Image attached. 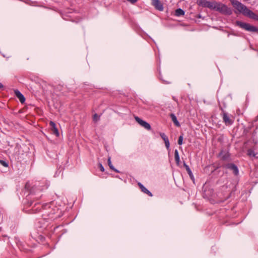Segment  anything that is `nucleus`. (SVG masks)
<instances>
[{
  "instance_id": "a211bd4d",
  "label": "nucleus",
  "mask_w": 258,
  "mask_h": 258,
  "mask_svg": "<svg viewBox=\"0 0 258 258\" xmlns=\"http://www.w3.org/2000/svg\"><path fill=\"white\" fill-rule=\"evenodd\" d=\"M100 119V116H98L96 113L93 115V119L94 121L97 122Z\"/></svg>"
},
{
  "instance_id": "f8f14e48",
  "label": "nucleus",
  "mask_w": 258,
  "mask_h": 258,
  "mask_svg": "<svg viewBox=\"0 0 258 258\" xmlns=\"http://www.w3.org/2000/svg\"><path fill=\"white\" fill-rule=\"evenodd\" d=\"M170 117L171 118L172 121L174 122L176 126H179L180 125L179 122L178 121L177 119L176 116L174 114H171Z\"/></svg>"
},
{
  "instance_id": "aec40b11",
  "label": "nucleus",
  "mask_w": 258,
  "mask_h": 258,
  "mask_svg": "<svg viewBox=\"0 0 258 258\" xmlns=\"http://www.w3.org/2000/svg\"><path fill=\"white\" fill-rule=\"evenodd\" d=\"M164 143H165V146H166L167 149L169 150V146H170V143H169L168 139L167 140L164 141Z\"/></svg>"
},
{
  "instance_id": "1a4fd4ad",
  "label": "nucleus",
  "mask_w": 258,
  "mask_h": 258,
  "mask_svg": "<svg viewBox=\"0 0 258 258\" xmlns=\"http://www.w3.org/2000/svg\"><path fill=\"white\" fill-rule=\"evenodd\" d=\"M15 95L19 98L20 101L23 103L25 101V98L24 95L18 90H15L14 91Z\"/></svg>"
},
{
  "instance_id": "2eb2a0df",
  "label": "nucleus",
  "mask_w": 258,
  "mask_h": 258,
  "mask_svg": "<svg viewBox=\"0 0 258 258\" xmlns=\"http://www.w3.org/2000/svg\"><path fill=\"white\" fill-rule=\"evenodd\" d=\"M107 162H108V166H109L110 168L114 171H115V172H118V171L115 169L114 167L113 166L112 163H111V158L109 157H108V160H107Z\"/></svg>"
},
{
  "instance_id": "bb28decb",
  "label": "nucleus",
  "mask_w": 258,
  "mask_h": 258,
  "mask_svg": "<svg viewBox=\"0 0 258 258\" xmlns=\"http://www.w3.org/2000/svg\"><path fill=\"white\" fill-rule=\"evenodd\" d=\"M222 152H221L220 153V155L222 156Z\"/></svg>"
},
{
  "instance_id": "f03ea898",
  "label": "nucleus",
  "mask_w": 258,
  "mask_h": 258,
  "mask_svg": "<svg viewBox=\"0 0 258 258\" xmlns=\"http://www.w3.org/2000/svg\"><path fill=\"white\" fill-rule=\"evenodd\" d=\"M215 10L224 15H230L232 14V10L230 8L219 2L217 3Z\"/></svg>"
},
{
  "instance_id": "ddd939ff",
  "label": "nucleus",
  "mask_w": 258,
  "mask_h": 258,
  "mask_svg": "<svg viewBox=\"0 0 258 258\" xmlns=\"http://www.w3.org/2000/svg\"><path fill=\"white\" fill-rule=\"evenodd\" d=\"M174 157H175V160L176 161V163L178 165L179 164V162H180V159H179L178 152L177 150H175Z\"/></svg>"
},
{
  "instance_id": "5701e85b",
  "label": "nucleus",
  "mask_w": 258,
  "mask_h": 258,
  "mask_svg": "<svg viewBox=\"0 0 258 258\" xmlns=\"http://www.w3.org/2000/svg\"><path fill=\"white\" fill-rule=\"evenodd\" d=\"M99 166V168H100V170L101 171L103 172L104 171V168L103 166H102V165L100 163Z\"/></svg>"
},
{
  "instance_id": "4be33fe9",
  "label": "nucleus",
  "mask_w": 258,
  "mask_h": 258,
  "mask_svg": "<svg viewBox=\"0 0 258 258\" xmlns=\"http://www.w3.org/2000/svg\"><path fill=\"white\" fill-rule=\"evenodd\" d=\"M0 163L4 167H8V164L4 161L0 160Z\"/></svg>"
},
{
  "instance_id": "b1692460",
  "label": "nucleus",
  "mask_w": 258,
  "mask_h": 258,
  "mask_svg": "<svg viewBox=\"0 0 258 258\" xmlns=\"http://www.w3.org/2000/svg\"><path fill=\"white\" fill-rule=\"evenodd\" d=\"M128 2H130L131 3L134 4L138 0H127Z\"/></svg>"
},
{
  "instance_id": "7ed1b4c3",
  "label": "nucleus",
  "mask_w": 258,
  "mask_h": 258,
  "mask_svg": "<svg viewBox=\"0 0 258 258\" xmlns=\"http://www.w3.org/2000/svg\"><path fill=\"white\" fill-rule=\"evenodd\" d=\"M217 2H210L206 0H198L197 4L198 5L205 8H208L211 10H215Z\"/></svg>"
},
{
  "instance_id": "6ab92c4d",
  "label": "nucleus",
  "mask_w": 258,
  "mask_h": 258,
  "mask_svg": "<svg viewBox=\"0 0 258 258\" xmlns=\"http://www.w3.org/2000/svg\"><path fill=\"white\" fill-rule=\"evenodd\" d=\"M160 136H161L162 139L164 140V141L168 139V137L166 136V135L164 133H160Z\"/></svg>"
},
{
  "instance_id": "f3484780",
  "label": "nucleus",
  "mask_w": 258,
  "mask_h": 258,
  "mask_svg": "<svg viewBox=\"0 0 258 258\" xmlns=\"http://www.w3.org/2000/svg\"><path fill=\"white\" fill-rule=\"evenodd\" d=\"M184 166L185 167L186 171H187L189 175L191 174V171L190 169L189 166L187 165L185 163H184Z\"/></svg>"
},
{
  "instance_id": "423d86ee",
  "label": "nucleus",
  "mask_w": 258,
  "mask_h": 258,
  "mask_svg": "<svg viewBox=\"0 0 258 258\" xmlns=\"http://www.w3.org/2000/svg\"><path fill=\"white\" fill-rule=\"evenodd\" d=\"M225 167L227 169L231 170L235 175H237L239 173V170L237 167L233 163L227 164L225 165Z\"/></svg>"
},
{
  "instance_id": "39448f33",
  "label": "nucleus",
  "mask_w": 258,
  "mask_h": 258,
  "mask_svg": "<svg viewBox=\"0 0 258 258\" xmlns=\"http://www.w3.org/2000/svg\"><path fill=\"white\" fill-rule=\"evenodd\" d=\"M135 119L136 121L142 127H144L147 130H150L151 129V127L150 124L147 122L142 120L138 116H135Z\"/></svg>"
},
{
  "instance_id": "393cba45",
  "label": "nucleus",
  "mask_w": 258,
  "mask_h": 258,
  "mask_svg": "<svg viewBox=\"0 0 258 258\" xmlns=\"http://www.w3.org/2000/svg\"><path fill=\"white\" fill-rule=\"evenodd\" d=\"M228 156L224 155L222 156V159L223 160H226L228 158Z\"/></svg>"
},
{
  "instance_id": "a878e982",
  "label": "nucleus",
  "mask_w": 258,
  "mask_h": 258,
  "mask_svg": "<svg viewBox=\"0 0 258 258\" xmlns=\"http://www.w3.org/2000/svg\"><path fill=\"white\" fill-rule=\"evenodd\" d=\"M3 87V84L1 83H0V88H2Z\"/></svg>"
},
{
  "instance_id": "20e7f679",
  "label": "nucleus",
  "mask_w": 258,
  "mask_h": 258,
  "mask_svg": "<svg viewBox=\"0 0 258 258\" xmlns=\"http://www.w3.org/2000/svg\"><path fill=\"white\" fill-rule=\"evenodd\" d=\"M236 23L237 26L248 31L256 32L258 30L256 27L246 23H244L241 21H236Z\"/></svg>"
},
{
  "instance_id": "4468645a",
  "label": "nucleus",
  "mask_w": 258,
  "mask_h": 258,
  "mask_svg": "<svg viewBox=\"0 0 258 258\" xmlns=\"http://www.w3.org/2000/svg\"><path fill=\"white\" fill-rule=\"evenodd\" d=\"M184 15V12L181 9H177L175 11V15L176 16H183Z\"/></svg>"
},
{
  "instance_id": "9b49d317",
  "label": "nucleus",
  "mask_w": 258,
  "mask_h": 258,
  "mask_svg": "<svg viewBox=\"0 0 258 258\" xmlns=\"http://www.w3.org/2000/svg\"><path fill=\"white\" fill-rule=\"evenodd\" d=\"M138 185L140 187L142 192H144L145 194H146L150 197L153 196L152 193L149 190H148L141 183L139 182L138 183Z\"/></svg>"
},
{
  "instance_id": "dca6fc26",
  "label": "nucleus",
  "mask_w": 258,
  "mask_h": 258,
  "mask_svg": "<svg viewBox=\"0 0 258 258\" xmlns=\"http://www.w3.org/2000/svg\"><path fill=\"white\" fill-rule=\"evenodd\" d=\"M247 155L249 157H256V154L255 153L253 150L249 149L247 151Z\"/></svg>"
},
{
  "instance_id": "412c9836",
  "label": "nucleus",
  "mask_w": 258,
  "mask_h": 258,
  "mask_svg": "<svg viewBox=\"0 0 258 258\" xmlns=\"http://www.w3.org/2000/svg\"><path fill=\"white\" fill-rule=\"evenodd\" d=\"M182 141H183V136L182 135L180 136L178 140V144L179 145H181L182 144Z\"/></svg>"
},
{
  "instance_id": "9d476101",
  "label": "nucleus",
  "mask_w": 258,
  "mask_h": 258,
  "mask_svg": "<svg viewBox=\"0 0 258 258\" xmlns=\"http://www.w3.org/2000/svg\"><path fill=\"white\" fill-rule=\"evenodd\" d=\"M49 124L51 127V130L53 132V133L56 135V137L59 136V132L56 126L55 123L52 121H50Z\"/></svg>"
},
{
  "instance_id": "0eeeda50",
  "label": "nucleus",
  "mask_w": 258,
  "mask_h": 258,
  "mask_svg": "<svg viewBox=\"0 0 258 258\" xmlns=\"http://www.w3.org/2000/svg\"><path fill=\"white\" fill-rule=\"evenodd\" d=\"M152 4L157 10L160 11L163 10V4L159 0H152Z\"/></svg>"
},
{
  "instance_id": "f257e3e1",
  "label": "nucleus",
  "mask_w": 258,
  "mask_h": 258,
  "mask_svg": "<svg viewBox=\"0 0 258 258\" xmlns=\"http://www.w3.org/2000/svg\"><path fill=\"white\" fill-rule=\"evenodd\" d=\"M233 7L240 14L254 20H258V16L249 10L245 5L236 0H230Z\"/></svg>"
},
{
  "instance_id": "6e6552de",
  "label": "nucleus",
  "mask_w": 258,
  "mask_h": 258,
  "mask_svg": "<svg viewBox=\"0 0 258 258\" xmlns=\"http://www.w3.org/2000/svg\"><path fill=\"white\" fill-rule=\"evenodd\" d=\"M223 119L225 123L227 125H230L232 123V120L230 119L228 114L226 112H223Z\"/></svg>"
}]
</instances>
